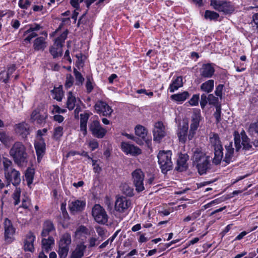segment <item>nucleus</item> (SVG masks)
<instances>
[{
  "mask_svg": "<svg viewBox=\"0 0 258 258\" xmlns=\"http://www.w3.org/2000/svg\"><path fill=\"white\" fill-rule=\"evenodd\" d=\"M34 49L35 50H43L46 47L45 38L43 37H39L34 41Z\"/></svg>",
  "mask_w": 258,
  "mask_h": 258,
  "instance_id": "30",
  "label": "nucleus"
},
{
  "mask_svg": "<svg viewBox=\"0 0 258 258\" xmlns=\"http://www.w3.org/2000/svg\"><path fill=\"white\" fill-rule=\"evenodd\" d=\"M94 233L95 232L93 228L89 229L83 225L79 226L75 232L76 235H82V234H84L88 235H93Z\"/></svg>",
  "mask_w": 258,
  "mask_h": 258,
  "instance_id": "37",
  "label": "nucleus"
},
{
  "mask_svg": "<svg viewBox=\"0 0 258 258\" xmlns=\"http://www.w3.org/2000/svg\"><path fill=\"white\" fill-rule=\"evenodd\" d=\"M52 93L54 94V99L58 101H61L63 96V92L62 89L60 87L55 88L51 91Z\"/></svg>",
  "mask_w": 258,
  "mask_h": 258,
  "instance_id": "43",
  "label": "nucleus"
},
{
  "mask_svg": "<svg viewBox=\"0 0 258 258\" xmlns=\"http://www.w3.org/2000/svg\"><path fill=\"white\" fill-rule=\"evenodd\" d=\"M18 4L21 9H27L31 5V2L30 0H19Z\"/></svg>",
  "mask_w": 258,
  "mask_h": 258,
  "instance_id": "55",
  "label": "nucleus"
},
{
  "mask_svg": "<svg viewBox=\"0 0 258 258\" xmlns=\"http://www.w3.org/2000/svg\"><path fill=\"white\" fill-rule=\"evenodd\" d=\"M34 170L33 168H29L27 169L25 173V178L27 183L30 185L32 183L34 178Z\"/></svg>",
  "mask_w": 258,
  "mask_h": 258,
  "instance_id": "42",
  "label": "nucleus"
},
{
  "mask_svg": "<svg viewBox=\"0 0 258 258\" xmlns=\"http://www.w3.org/2000/svg\"><path fill=\"white\" fill-rule=\"evenodd\" d=\"M183 85L182 78L181 76L177 77L170 85L169 90L170 92H173Z\"/></svg>",
  "mask_w": 258,
  "mask_h": 258,
  "instance_id": "32",
  "label": "nucleus"
},
{
  "mask_svg": "<svg viewBox=\"0 0 258 258\" xmlns=\"http://www.w3.org/2000/svg\"><path fill=\"white\" fill-rule=\"evenodd\" d=\"M92 161V165L93 166V170L96 173H99L101 171V168L100 167L99 165L97 163V161L91 159Z\"/></svg>",
  "mask_w": 258,
  "mask_h": 258,
  "instance_id": "61",
  "label": "nucleus"
},
{
  "mask_svg": "<svg viewBox=\"0 0 258 258\" xmlns=\"http://www.w3.org/2000/svg\"><path fill=\"white\" fill-rule=\"evenodd\" d=\"M223 87V85L219 84L216 87V90L215 91L216 95L218 97H219L220 98H221L222 96V91Z\"/></svg>",
  "mask_w": 258,
  "mask_h": 258,
  "instance_id": "59",
  "label": "nucleus"
},
{
  "mask_svg": "<svg viewBox=\"0 0 258 258\" xmlns=\"http://www.w3.org/2000/svg\"><path fill=\"white\" fill-rule=\"evenodd\" d=\"M187 159L186 155H182L179 157L177 161V166L175 169L180 172L185 170L187 167Z\"/></svg>",
  "mask_w": 258,
  "mask_h": 258,
  "instance_id": "26",
  "label": "nucleus"
},
{
  "mask_svg": "<svg viewBox=\"0 0 258 258\" xmlns=\"http://www.w3.org/2000/svg\"><path fill=\"white\" fill-rule=\"evenodd\" d=\"M86 246L83 243L78 244L75 249L72 252L70 258H82L84 256Z\"/></svg>",
  "mask_w": 258,
  "mask_h": 258,
  "instance_id": "24",
  "label": "nucleus"
},
{
  "mask_svg": "<svg viewBox=\"0 0 258 258\" xmlns=\"http://www.w3.org/2000/svg\"><path fill=\"white\" fill-rule=\"evenodd\" d=\"M63 127L59 126L54 129L53 138L55 140H58L63 135Z\"/></svg>",
  "mask_w": 258,
  "mask_h": 258,
  "instance_id": "50",
  "label": "nucleus"
},
{
  "mask_svg": "<svg viewBox=\"0 0 258 258\" xmlns=\"http://www.w3.org/2000/svg\"><path fill=\"white\" fill-rule=\"evenodd\" d=\"M3 164L4 166L5 173L9 172L11 169H13V168L11 167L12 162L10 160L4 158L3 160Z\"/></svg>",
  "mask_w": 258,
  "mask_h": 258,
  "instance_id": "52",
  "label": "nucleus"
},
{
  "mask_svg": "<svg viewBox=\"0 0 258 258\" xmlns=\"http://www.w3.org/2000/svg\"><path fill=\"white\" fill-rule=\"evenodd\" d=\"M86 80L85 84L86 92L87 93H90L94 88L93 79L92 77L88 76L86 77Z\"/></svg>",
  "mask_w": 258,
  "mask_h": 258,
  "instance_id": "45",
  "label": "nucleus"
},
{
  "mask_svg": "<svg viewBox=\"0 0 258 258\" xmlns=\"http://www.w3.org/2000/svg\"><path fill=\"white\" fill-rule=\"evenodd\" d=\"M41 28V27L40 25L37 24H35L34 25H31L30 28L25 32V34H28L32 31L34 32L35 31H37L40 30Z\"/></svg>",
  "mask_w": 258,
  "mask_h": 258,
  "instance_id": "58",
  "label": "nucleus"
},
{
  "mask_svg": "<svg viewBox=\"0 0 258 258\" xmlns=\"http://www.w3.org/2000/svg\"><path fill=\"white\" fill-rule=\"evenodd\" d=\"M95 229L99 236L101 237L102 238L105 236L106 231L104 228L101 226H98L95 227Z\"/></svg>",
  "mask_w": 258,
  "mask_h": 258,
  "instance_id": "60",
  "label": "nucleus"
},
{
  "mask_svg": "<svg viewBox=\"0 0 258 258\" xmlns=\"http://www.w3.org/2000/svg\"><path fill=\"white\" fill-rule=\"evenodd\" d=\"M71 242L72 238L70 234L66 233L61 236L58 242V249L57 251L60 258H66L67 257Z\"/></svg>",
  "mask_w": 258,
  "mask_h": 258,
  "instance_id": "4",
  "label": "nucleus"
},
{
  "mask_svg": "<svg viewBox=\"0 0 258 258\" xmlns=\"http://www.w3.org/2000/svg\"><path fill=\"white\" fill-rule=\"evenodd\" d=\"M76 103V98L73 95V93L70 91L68 94L67 105V107L70 110H73L75 106Z\"/></svg>",
  "mask_w": 258,
  "mask_h": 258,
  "instance_id": "36",
  "label": "nucleus"
},
{
  "mask_svg": "<svg viewBox=\"0 0 258 258\" xmlns=\"http://www.w3.org/2000/svg\"><path fill=\"white\" fill-rule=\"evenodd\" d=\"M42 250L48 252L51 250V245L54 244V240L52 237L49 236L48 238H43L42 240Z\"/></svg>",
  "mask_w": 258,
  "mask_h": 258,
  "instance_id": "31",
  "label": "nucleus"
},
{
  "mask_svg": "<svg viewBox=\"0 0 258 258\" xmlns=\"http://www.w3.org/2000/svg\"><path fill=\"white\" fill-rule=\"evenodd\" d=\"M92 215L95 221L99 224H105L108 221V216L105 209L99 204L94 205Z\"/></svg>",
  "mask_w": 258,
  "mask_h": 258,
  "instance_id": "5",
  "label": "nucleus"
},
{
  "mask_svg": "<svg viewBox=\"0 0 258 258\" xmlns=\"http://www.w3.org/2000/svg\"><path fill=\"white\" fill-rule=\"evenodd\" d=\"M121 190L127 196L132 197L134 195V189L127 184L122 185Z\"/></svg>",
  "mask_w": 258,
  "mask_h": 258,
  "instance_id": "46",
  "label": "nucleus"
},
{
  "mask_svg": "<svg viewBox=\"0 0 258 258\" xmlns=\"http://www.w3.org/2000/svg\"><path fill=\"white\" fill-rule=\"evenodd\" d=\"M214 87V81L213 80H209L203 83L200 87L202 91L209 93L211 92Z\"/></svg>",
  "mask_w": 258,
  "mask_h": 258,
  "instance_id": "33",
  "label": "nucleus"
},
{
  "mask_svg": "<svg viewBox=\"0 0 258 258\" xmlns=\"http://www.w3.org/2000/svg\"><path fill=\"white\" fill-rule=\"evenodd\" d=\"M135 130L136 135L142 139H145L147 135V130L142 125H137Z\"/></svg>",
  "mask_w": 258,
  "mask_h": 258,
  "instance_id": "40",
  "label": "nucleus"
},
{
  "mask_svg": "<svg viewBox=\"0 0 258 258\" xmlns=\"http://www.w3.org/2000/svg\"><path fill=\"white\" fill-rule=\"evenodd\" d=\"M199 94H195L192 96L191 98L188 101V102L191 106H197L199 104Z\"/></svg>",
  "mask_w": 258,
  "mask_h": 258,
  "instance_id": "54",
  "label": "nucleus"
},
{
  "mask_svg": "<svg viewBox=\"0 0 258 258\" xmlns=\"http://www.w3.org/2000/svg\"><path fill=\"white\" fill-rule=\"evenodd\" d=\"M85 206L86 202L85 201L77 200L69 204V208L72 213L75 214L82 212L84 209Z\"/></svg>",
  "mask_w": 258,
  "mask_h": 258,
  "instance_id": "20",
  "label": "nucleus"
},
{
  "mask_svg": "<svg viewBox=\"0 0 258 258\" xmlns=\"http://www.w3.org/2000/svg\"><path fill=\"white\" fill-rule=\"evenodd\" d=\"M210 158L206 160L205 162H201L196 164L200 174L202 175L206 173L207 171L210 169Z\"/></svg>",
  "mask_w": 258,
  "mask_h": 258,
  "instance_id": "29",
  "label": "nucleus"
},
{
  "mask_svg": "<svg viewBox=\"0 0 258 258\" xmlns=\"http://www.w3.org/2000/svg\"><path fill=\"white\" fill-rule=\"evenodd\" d=\"M54 226L52 222L50 221H46L43 224L41 236L42 237H46L48 236L51 232L54 231Z\"/></svg>",
  "mask_w": 258,
  "mask_h": 258,
  "instance_id": "27",
  "label": "nucleus"
},
{
  "mask_svg": "<svg viewBox=\"0 0 258 258\" xmlns=\"http://www.w3.org/2000/svg\"><path fill=\"white\" fill-rule=\"evenodd\" d=\"M21 189L20 188H16L13 195V198L14 200V204L16 206L20 202Z\"/></svg>",
  "mask_w": 258,
  "mask_h": 258,
  "instance_id": "48",
  "label": "nucleus"
},
{
  "mask_svg": "<svg viewBox=\"0 0 258 258\" xmlns=\"http://www.w3.org/2000/svg\"><path fill=\"white\" fill-rule=\"evenodd\" d=\"M210 142L214 150L215 156L213 162L218 165L223 158V147L218 135L215 134L211 135Z\"/></svg>",
  "mask_w": 258,
  "mask_h": 258,
  "instance_id": "2",
  "label": "nucleus"
},
{
  "mask_svg": "<svg viewBox=\"0 0 258 258\" xmlns=\"http://www.w3.org/2000/svg\"><path fill=\"white\" fill-rule=\"evenodd\" d=\"M49 51L53 58L61 56L62 54V47L59 46H55L54 44V46L50 48Z\"/></svg>",
  "mask_w": 258,
  "mask_h": 258,
  "instance_id": "41",
  "label": "nucleus"
},
{
  "mask_svg": "<svg viewBox=\"0 0 258 258\" xmlns=\"http://www.w3.org/2000/svg\"><path fill=\"white\" fill-rule=\"evenodd\" d=\"M241 144L243 146V149L244 150H249L252 148L250 140L246 135H244L243 136H242Z\"/></svg>",
  "mask_w": 258,
  "mask_h": 258,
  "instance_id": "44",
  "label": "nucleus"
},
{
  "mask_svg": "<svg viewBox=\"0 0 258 258\" xmlns=\"http://www.w3.org/2000/svg\"><path fill=\"white\" fill-rule=\"evenodd\" d=\"M15 131L18 135L21 136L23 138H26L30 133V126L25 122H22L16 124Z\"/></svg>",
  "mask_w": 258,
  "mask_h": 258,
  "instance_id": "16",
  "label": "nucleus"
},
{
  "mask_svg": "<svg viewBox=\"0 0 258 258\" xmlns=\"http://www.w3.org/2000/svg\"><path fill=\"white\" fill-rule=\"evenodd\" d=\"M94 107L98 113L102 114L103 116H110L112 112L111 107L102 101L97 102Z\"/></svg>",
  "mask_w": 258,
  "mask_h": 258,
  "instance_id": "14",
  "label": "nucleus"
},
{
  "mask_svg": "<svg viewBox=\"0 0 258 258\" xmlns=\"http://www.w3.org/2000/svg\"><path fill=\"white\" fill-rule=\"evenodd\" d=\"M154 140L160 142V141L166 135L165 126L161 121L155 123L153 130Z\"/></svg>",
  "mask_w": 258,
  "mask_h": 258,
  "instance_id": "13",
  "label": "nucleus"
},
{
  "mask_svg": "<svg viewBox=\"0 0 258 258\" xmlns=\"http://www.w3.org/2000/svg\"><path fill=\"white\" fill-rule=\"evenodd\" d=\"M201 119V115L200 110L194 111L191 116V122L190 126V130L188 134L189 140L192 139L195 136L196 131L199 126L200 121Z\"/></svg>",
  "mask_w": 258,
  "mask_h": 258,
  "instance_id": "8",
  "label": "nucleus"
},
{
  "mask_svg": "<svg viewBox=\"0 0 258 258\" xmlns=\"http://www.w3.org/2000/svg\"><path fill=\"white\" fill-rule=\"evenodd\" d=\"M208 102L209 104H212L215 105L218 104V98L215 97L213 94H210L208 96Z\"/></svg>",
  "mask_w": 258,
  "mask_h": 258,
  "instance_id": "56",
  "label": "nucleus"
},
{
  "mask_svg": "<svg viewBox=\"0 0 258 258\" xmlns=\"http://www.w3.org/2000/svg\"><path fill=\"white\" fill-rule=\"evenodd\" d=\"M208 101V96L205 94H203L201 97L200 105L201 108L204 109L207 105Z\"/></svg>",
  "mask_w": 258,
  "mask_h": 258,
  "instance_id": "57",
  "label": "nucleus"
},
{
  "mask_svg": "<svg viewBox=\"0 0 258 258\" xmlns=\"http://www.w3.org/2000/svg\"><path fill=\"white\" fill-rule=\"evenodd\" d=\"M73 72L75 77L76 85L79 86H82L85 80L83 75L76 68L74 69Z\"/></svg>",
  "mask_w": 258,
  "mask_h": 258,
  "instance_id": "39",
  "label": "nucleus"
},
{
  "mask_svg": "<svg viewBox=\"0 0 258 258\" xmlns=\"http://www.w3.org/2000/svg\"><path fill=\"white\" fill-rule=\"evenodd\" d=\"M211 5L214 9L224 13H229L234 9L230 2L226 1H218L217 0H211Z\"/></svg>",
  "mask_w": 258,
  "mask_h": 258,
  "instance_id": "10",
  "label": "nucleus"
},
{
  "mask_svg": "<svg viewBox=\"0 0 258 258\" xmlns=\"http://www.w3.org/2000/svg\"><path fill=\"white\" fill-rule=\"evenodd\" d=\"M209 157L206 155L200 149L196 148L194 151L193 162L196 165L201 162H205Z\"/></svg>",
  "mask_w": 258,
  "mask_h": 258,
  "instance_id": "23",
  "label": "nucleus"
},
{
  "mask_svg": "<svg viewBox=\"0 0 258 258\" xmlns=\"http://www.w3.org/2000/svg\"><path fill=\"white\" fill-rule=\"evenodd\" d=\"M219 17V14L214 11L207 10L205 13V18L209 19L210 20H216Z\"/></svg>",
  "mask_w": 258,
  "mask_h": 258,
  "instance_id": "47",
  "label": "nucleus"
},
{
  "mask_svg": "<svg viewBox=\"0 0 258 258\" xmlns=\"http://www.w3.org/2000/svg\"><path fill=\"white\" fill-rule=\"evenodd\" d=\"M74 83V78L71 74H67L64 84V87L66 89L71 87Z\"/></svg>",
  "mask_w": 258,
  "mask_h": 258,
  "instance_id": "49",
  "label": "nucleus"
},
{
  "mask_svg": "<svg viewBox=\"0 0 258 258\" xmlns=\"http://www.w3.org/2000/svg\"><path fill=\"white\" fill-rule=\"evenodd\" d=\"M188 129V124H184L181 128H179L177 136L180 142L184 143L186 141V137H188L187 132Z\"/></svg>",
  "mask_w": 258,
  "mask_h": 258,
  "instance_id": "28",
  "label": "nucleus"
},
{
  "mask_svg": "<svg viewBox=\"0 0 258 258\" xmlns=\"http://www.w3.org/2000/svg\"><path fill=\"white\" fill-rule=\"evenodd\" d=\"M90 115L88 113L80 114V131L83 133L84 136L87 135V124Z\"/></svg>",
  "mask_w": 258,
  "mask_h": 258,
  "instance_id": "25",
  "label": "nucleus"
},
{
  "mask_svg": "<svg viewBox=\"0 0 258 258\" xmlns=\"http://www.w3.org/2000/svg\"><path fill=\"white\" fill-rule=\"evenodd\" d=\"M68 34V30H65L62 33H61L59 36L57 37L55 40L54 45L55 46H59L62 47L65 40L67 38Z\"/></svg>",
  "mask_w": 258,
  "mask_h": 258,
  "instance_id": "38",
  "label": "nucleus"
},
{
  "mask_svg": "<svg viewBox=\"0 0 258 258\" xmlns=\"http://www.w3.org/2000/svg\"><path fill=\"white\" fill-rule=\"evenodd\" d=\"M221 108L220 105L216 106V111L215 112L214 115L216 118V122L219 123L221 121Z\"/></svg>",
  "mask_w": 258,
  "mask_h": 258,
  "instance_id": "53",
  "label": "nucleus"
},
{
  "mask_svg": "<svg viewBox=\"0 0 258 258\" xmlns=\"http://www.w3.org/2000/svg\"><path fill=\"white\" fill-rule=\"evenodd\" d=\"M121 149L126 154H130L135 156L141 153V150L139 148L126 142H122Z\"/></svg>",
  "mask_w": 258,
  "mask_h": 258,
  "instance_id": "21",
  "label": "nucleus"
},
{
  "mask_svg": "<svg viewBox=\"0 0 258 258\" xmlns=\"http://www.w3.org/2000/svg\"><path fill=\"white\" fill-rule=\"evenodd\" d=\"M225 153L223 161L229 164L234 160V148L232 142H229L228 144L225 145Z\"/></svg>",
  "mask_w": 258,
  "mask_h": 258,
  "instance_id": "17",
  "label": "nucleus"
},
{
  "mask_svg": "<svg viewBox=\"0 0 258 258\" xmlns=\"http://www.w3.org/2000/svg\"><path fill=\"white\" fill-rule=\"evenodd\" d=\"M5 176L7 181V186L10 185L11 182L14 185L17 186L21 182L20 173L15 169H11L9 172H6Z\"/></svg>",
  "mask_w": 258,
  "mask_h": 258,
  "instance_id": "12",
  "label": "nucleus"
},
{
  "mask_svg": "<svg viewBox=\"0 0 258 258\" xmlns=\"http://www.w3.org/2000/svg\"><path fill=\"white\" fill-rule=\"evenodd\" d=\"M30 200L29 198H26L23 199L22 200L21 207L25 209H28L29 206L30 205Z\"/></svg>",
  "mask_w": 258,
  "mask_h": 258,
  "instance_id": "62",
  "label": "nucleus"
},
{
  "mask_svg": "<svg viewBox=\"0 0 258 258\" xmlns=\"http://www.w3.org/2000/svg\"><path fill=\"white\" fill-rule=\"evenodd\" d=\"M10 154L15 163L19 165L27 162L28 155L26 148L22 142H15L10 149Z\"/></svg>",
  "mask_w": 258,
  "mask_h": 258,
  "instance_id": "1",
  "label": "nucleus"
},
{
  "mask_svg": "<svg viewBox=\"0 0 258 258\" xmlns=\"http://www.w3.org/2000/svg\"><path fill=\"white\" fill-rule=\"evenodd\" d=\"M5 229V240L7 243H11L14 240L15 228L14 227L12 222L8 218H5L4 222Z\"/></svg>",
  "mask_w": 258,
  "mask_h": 258,
  "instance_id": "9",
  "label": "nucleus"
},
{
  "mask_svg": "<svg viewBox=\"0 0 258 258\" xmlns=\"http://www.w3.org/2000/svg\"><path fill=\"white\" fill-rule=\"evenodd\" d=\"M34 147L37 156V160L38 162H40L43 156L45 151V143L44 140L42 138L39 139L38 141L35 142Z\"/></svg>",
  "mask_w": 258,
  "mask_h": 258,
  "instance_id": "18",
  "label": "nucleus"
},
{
  "mask_svg": "<svg viewBox=\"0 0 258 258\" xmlns=\"http://www.w3.org/2000/svg\"><path fill=\"white\" fill-rule=\"evenodd\" d=\"M240 136L238 133H234V145L235 147L236 151H239L241 148L240 145Z\"/></svg>",
  "mask_w": 258,
  "mask_h": 258,
  "instance_id": "51",
  "label": "nucleus"
},
{
  "mask_svg": "<svg viewBox=\"0 0 258 258\" xmlns=\"http://www.w3.org/2000/svg\"><path fill=\"white\" fill-rule=\"evenodd\" d=\"M189 96V94L187 91H184L180 93L175 94L171 96V99L177 101L183 102L185 101Z\"/></svg>",
  "mask_w": 258,
  "mask_h": 258,
  "instance_id": "34",
  "label": "nucleus"
},
{
  "mask_svg": "<svg viewBox=\"0 0 258 258\" xmlns=\"http://www.w3.org/2000/svg\"><path fill=\"white\" fill-rule=\"evenodd\" d=\"M172 153L170 151H160L158 155V163L164 173L171 170L173 166L171 161Z\"/></svg>",
  "mask_w": 258,
  "mask_h": 258,
  "instance_id": "3",
  "label": "nucleus"
},
{
  "mask_svg": "<svg viewBox=\"0 0 258 258\" xmlns=\"http://www.w3.org/2000/svg\"><path fill=\"white\" fill-rule=\"evenodd\" d=\"M48 115L46 112L41 114L40 109L36 108L33 110L31 114L30 119L31 121H36L37 124H41L45 122Z\"/></svg>",
  "mask_w": 258,
  "mask_h": 258,
  "instance_id": "15",
  "label": "nucleus"
},
{
  "mask_svg": "<svg viewBox=\"0 0 258 258\" xmlns=\"http://www.w3.org/2000/svg\"><path fill=\"white\" fill-rule=\"evenodd\" d=\"M89 129L92 135L97 138H103L106 135L107 131L102 127L98 120L91 121L89 125Z\"/></svg>",
  "mask_w": 258,
  "mask_h": 258,
  "instance_id": "7",
  "label": "nucleus"
},
{
  "mask_svg": "<svg viewBox=\"0 0 258 258\" xmlns=\"http://www.w3.org/2000/svg\"><path fill=\"white\" fill-rule=\"evenodd\" d=\"M131 205L130 200L124 197H119L116 200L114 208L117 212L123 213L127 210Z\"/></svg>",
  "mask_w": 258,
  "mask_h": 258,
  "instance_id": "11",
  "label": "nucleus"
},
{
  "mask_svg": "<svg viewBox=\"0 0 258 258\" xmlns=\"http://www.w3.org/2000/svg\"><path fill=\"white\" fill-rule=\"evenodd\" d=\"M84 1V0H71L70 2L72 6L76 9L72 16V18L75 20V22L77 20L79 14V13L77 12V11L80 10V4L82 3Z\"/></svg>",
  "mask_w": 258,
  "mask_h": 258,
  "instance_id": "35",
  "label": "nucleus"
},
{
  "mask_svg": "<svg viewBox=\"0 0 258 258\" xmlns=\"http://www.w3.org/2000/svg\"><path fill=\"white\" fill-rule=\"evenodd\" d=\"M10 77L8 74H7L6 72L3 71L0 73V79L5 83H7Z\"/></svg>",
  "mask_w": 258,
  "mask_h": 258,
  "instance_id": "64",
  "label": "nucleus"
},
{
  "mask_svg": "<svg viewBox=\"0 0 258 258\" xmlns=\"http://www.w3.org/2000/svg\"><path fill=\"white\" fill-rule=\"evenodd\" d=\"M35 240V236L34 234L30 231L26 236V239L24 241V249L25 251H30L31 252L34 251V242Z\"/></svg>",
  "mask_w": 258,
  "mask_h": 258,
  "instance_id": "19",
  "label": "nucleus"
},
{
  "mask_svg": "<svg viewBox=\"0 0 258 258\" xmlns=\"http://www.w3.org/2000/svg\"><path fill=\"white\" fill-rule=\"evenodd\" d=\"M200 72L201 77L205 78H209L212 77L213 75L215 72V69L211 64H204L200 69Z\"/></svg>",
  "mask_w": 258,
  "mask_h": 258,
  "instance_id": "22",
  "label": "nucleus"
},
{
  "mask_svg": "<svg viewBox=\"0 0 258 258\" xmlns=\"http://www.w3.org/2000/svg\"><path fill=\"white\" fill-rule=\"evenodd\" d=\"M28 35L25 38L24 41L25 42H30V41L34 37H36L37 36V34L33 31L31 32L30 33H29Z\"/></svg>",
  "mask_w": 258,
  "mask_h": 258,
  "instance_id": "63",
  "label": "nucleus"
},
{
  "mask_svg": "<svg viewBox=\"0 0 258 258\" xmlns=\"http://www.w3.org/2000/svg\"><path fill=\"white\" fill-rule=\"evenodd\" d=\"M132 176L136 191L138 192L143 191L145 189L144 185L145 174L142 170L141 169H136L132 172Z\"/></svg>",
  "mask_w": 258,
  "mask_h": 258,
  "instance_id": "6",
  "label": "nucleus"
}]
</instances>
